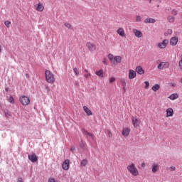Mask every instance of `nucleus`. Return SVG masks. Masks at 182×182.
Instances as JSON below:
<instances>
[{"instance_id": "42", "label": "nucleus", "mask_w": 182, "mask_h": 182, "mask_svg": "<svg viewBox=\"0 0 182 182\" xmlns=\"http://www.w3.org/2000/svg\"><path fill=\"white\" fill-rule=\"evenodd\" d=\"M170 170H171V171H176L175 166H171V167L170 168Z\"/></svg>"}, {"instance_id": "15", "label": "nucleus", "mask_w": 182, "mask_h": 182, "mask_svg": "<svg viewBox=\"0 0 182 182\" xmlns=\"http://www.w3.org/2000/svg\"><path fill=\"white\" fill-rule=\"evenodd\" d=\"M62 167H63V170H69V167H70V161H69V159H66L63 163Z\"/></svg>"}, {"instance_id": "44", "label": "nucleus", "mask_w": 182, "mask_h": 182, "mask_svg": "<svg viewBox=\"0 0 182 182\" xmlns=\"http://www.w3.org/2000/svg\"><path fill=\"white\" fill-rule=\"evenodd\" d=\"M102 63H104V65H107V62L106 61V59L103 60Z\"/></svg>"}, {"instance_id": "20", "label": "nucleus", "mask_w": 182, "mask_h": 182, "mask_svg": "<svg viewBox=\"0 0 182 182\" xmlns=\"http://www.w3.org/2000/svg\"><path fill=\"white\" fill-rule=\"evenodd\" d=\"M95 75L98 76V77H105V72L103 71V70L96 71Z\"/></svg>"}, {"instance_id": "31", "label": "nucleus", "mask_w": 182, "mask_h": 182, "mask_svg": "<svg viewBox=\"0 0 182 182\" xmlns=\"http://www.w3.org/2000/svg\"><path fill=\"white\" fill-rule=\"evenodd\" d=\"M4 25L7 27V28H11V22L9 21H6L4 22Z\"/></svg>"}, {"instance_id": "8", "label": "nucleus", "mask_w": 182, "mask_h": 182, "mask_svg": "<svg viewBox=\"0 0 182 182\" xmlns=\"http://www.w3.org/2000/svg\"><path fill=\"white\" fill-rule=\"evenodd\" d=\"M168 66H170V64L168 63V62H161L159 64L158 69L159 70L167 69L168 68Z\"/></svg>"}, {"instance_id": "16", "label": "nucleus", "mask_w": 182, "mask_h": 182, "mask_svg": "<svg viewBox=\"0 0 182 182\" xmlns=\"http://www.w3.org/2000/svg\"><path fill=\"white\" fill-rule=\"evenodd\" d=\"M136 76V71H134V70H129V73H128L129 79H134Z\"/></svg>"}, {"instance_id": "24", "label": "nucleus", "mask_w": 182, "mask_h": 182, "mask_svg": "<svg viewBox=\"0 0 182 182\" xmlns=\"http://www.w3.org/2000/svg\"><path fill=\"white\" fill-rule=\"evenodd\" d=\"M159 89H160V85H159V84H155L151 87V90L154 92H157V90H159Z\"/></svg>"}, {"instance_id": "45", "label": "nucleus", "mask_w": 182, "mask_h": 182, "mask_svg": "<svg viewBox=\"0 0 182 182\" xmlns=\"http://www.w3.org/2000/svg\"><path fill=\"white\" fill-rule=\"evenodd\" d=\"M75 150H76V149L75 148V146H72V147L70 148V151H75Z\"/></svg>"}, {"instance_id": "30", "label": "nucleus", "mask_w": 182, "mask_h": 182, "mask_svg": "<svg viewBox=\"0 0 182 182\" xmlns=\"http://www.w3.org/2000/svg\"><path fill=\"white\" fill-rule=\"evenodd\" d=\"M85 134H87V136H89L90 137H92V139H95V135H93V134L88 132L87 131H85Z\"/></svg>"}, {"instance_id": "53", "label": "nucleus", "mask_w": 182, "mask_h": 182, "mask_svg": "<svg viewBox=\"0 0 182 182\" xmlns=\"http://www.w3.org/2000/svg\"><path fill=\"white\" fill-rule=\"evenodd\" d=\"M181 83H182V77H181Z\"/></svg>"}, {"instance_id": "18", "label": "nucleus", "mask_w": 182, "mask_h": 182, "mask_svg": "<svg viewBox=\"0 0 182 182\" xmlns=\"http://www.w3.org/2000/svg\"><path fill=\"white\" fill-rule=\"evenodd\" d=\"M122 134L124 137H127L130 134V128H124Z\"/></svg>"}, {"instance_id": "49", "label": "nucleus", "mask_w": 182, "mask_h": 182, "mask_svg": "<svg viewBox=\"0 0 182 182\" xmlns=\"http://www.w3.org/2000/svg\"><path fill=\"white\" fill-rule=\"evenodd\" d=\"M85 146V144H83V143L80 144V147H83Z\"/></svg>"}, {"instance_id": "27", "label": "nucleus", "mask_w": 182, "mask_h": 182, "mask_svg": "<svg viewBox=\"0 0 182 182\" xmlns=\"http://www.w3.org/2000/svg\"><path fill=\"white\" fill-rule=\"evenodd\" d=\"M9 103H11V105H14V103H15V100L14 99V97H12V95H11L9 98Z\"/></svg>"}, {"instance_id": "40", "label": "nucleus", "mask_w": 182, "mask_h": 182, "mask_svg": "<svg viewBox=\"0 0 182 182\" xmlns=\"http://www.w3.org/2000/svg\"><path fill=\"white\" fill-rule=\"evenodd\" d=\"M107 134H108L109 137H112V136H113V134H112V132H110V130H107Z\"/></svg>"}, {"instance_id": "12", "label": "nucleus", "mask_w": 182, "mask_h": 182, "mask_svg": "<svg viewBox=\"0 0 182 182\" xmlns=\"http://www.w3.org/2000/svg\"><path fill=\"white\" fill-rule=\"evenodd\" d=\"M178 42V37H172L170 40V45L171 46H176Z\"/></svg>"}, {"instance_id": "25", "label": "nucleus", "mask_w": 182, "mask_h": 182, "mask_svg": "<svg viewBox=\"0 0 182 182\" xmlns=\"http://www.w3.org/2000/svg\"><path fill=\"white\" fill-rule=\"evenodd\" d=\"M168 22H170V23H173V22H174L175 21L174 16H168Z\"/></svg>"}, {"instance_id": "11", "label": "nucleus", "mask_w": 182, "mask_h": 182, "mask_svg": "<svg viewBox=\"0 0 182 182\" xmlns=\"http://www.w3.org/2000/svg\"><path fill=\"white\" fill-rule=\"evenodd\" d=\"M133 33H134L136 38H143V33L136 28L133 29Z\"/></svg>"}, {"instance_id": "17", "label": "nucleus", "mask_w": 182, "mask_h": 182, "mask_svg": "<svg viewBox=\"0 0 182 182\" xmlns=\"http://www.w3.org/2000/svg\"><path fill=\"white\" fill-rule=\"evenodd\" d=\"M84 112L86 113L87 116H92L93 113L92 112V110L89 109L87 106H83L82 107Z\"/></svg>"}, {"instance_id": "33", "label": "nucleus", "mask_w": 182, "mask_h": 182, "mask_svg": "<svg viewBox=\"0 0 182 182\" xmlns=\"http://www.w3.org/2000/svg\"><path fill=\"white\" fill-rule=\"evenodd\" d=\"M4 114H5L6 117H11V112L5 111Z\"/></svg>"}, {"instance_id": "10", "label": "nucleus", "mask_w": 182, "mask_h": 182, "mask_svg": "<svg viewBox=\"0 0 182 182\" xmlns=\"http://www.w3.org/2000/svg\"><path fill=\"white\" fill-rule=\"evenodd\" d=\"M166 117H173L174 115V109L173 108H168L166 110Z\"/></svg>"}, {"instance_id": "41", "label": "nucleus", "mask_w": 182, "mask_h": 182, "mask_svg": "<svg viewBox=\"0 0 182 182\" xmlns=\"http://www.w3.org/2000/svg\"><path fill=\"white\" fill-rule=\"evenodd\" d=\"M167 32L168 35H171L173 33V30L168 29Z\"/></svg>"}, {"instance_id": "4", "label": "nucleus", "mask_w": 182, "mask_h": 182, "mask_svg": "<svg viewBox=\"0 0 182 182\" xmlns=\"http://www.w3.org/2000/svg\"><path fill=\"white\" fill-rule=\"evenodd\" d=\"M19 101L21 102V105H23V106H28V105L31 103V100H29V97L25 95L21 96L19 97Z\"/></svg>"}, {"instance_id": "26", "label": "nucleus", "mask_w": 182, "mask_h": 182, "mask_svg": "<svg viewBox=\"0 0 182 182\" xmlns=\"http://www.w3.org/2000/svg\"><path fill=\"white\" fill-rule=\"evenodd\" d=\"M87 164V161L86 159H83L80 163V166H82V167H85V166H86Z\"/></svg>"}, {"instance_id": "43", "label": "nucleus", "mask_w": 182, "mask_h": 182, "mask_svg": "<svg viewBox=\"0 0 182 182\" xmlns=\"http://www.w3.org/2000/svg\"><path fill=\"white\" fill-rule=\"evenodd\" d=\"M17 182H23L22 178H18Z\"/></svg>"}, {"instance_id": "52", "label": "nucleus", "mask_w": 182, "mask_h": 182, "mask_svg": "<svg viewBox=\"0 0 182 182\" xmlns=\"http://www.w3.org/2000/svg\"><path fill=\"white\" fill-rule=\"evenodd\" d=\"M1 46H0V52H1L2 49H1Z\"/></svg>"}, {"instance_id": "50", "label": "nucleus", "mask_w": 182, "mask_h": 182, "mask_svg": "<svg viewBox=\"0 0 182 182\" xmlns=\"http://www.w3.org/2000/svg\"><path fill=\"white\" fill-rule=\"evenodd\" d=\"M6 92H9V88L6 87Z\"/></svg>"}, {"instance_id": "9", "label": "nucleus", "mask_w": 182, "mask_h": 182, "mask_svg": "<svg viewBox=\"0 0 182 182\" xmlns=\"http://www.w3.org/2000/svg\"><path fill=\"white\" fill-rule=\"evenodd\" d=\"M34 6L38 12H43V10L45 9V6H43V4L41 2L38 3Z\"/></svg>"}, {"instance_id": "38", "label": "nucleus", "mask_w": 182, "mask_h": 182, "mask_svg": "<svg viewBox=\"0 0 182 182\" xmlns=\"http://www.w3.org/2000/svg\"><path fill=\"white\" fill-rule=\"evenodd\" d=\"M120 83H122L123 86H126V80L124 79H122Z\"/></svg>"}, {"instance_id": "34", "label": "nucleus", "mask_w": 182, "mask_h": 182, "mask_svg": "<svg viewBox=\"0 0 182 182\" xmlns=\"http://www.w3.org/2000/svg\"><path fill=\"white\" fill-rule=\"evenodd\" d=\"M144 84H145L144 88L145 89H149V87L150 86V83L149 82V81H145Z\"/></svg>"}, {"instance_id": "14", "label": "nucleus", "mask_w": 182, "mask_h": 182, "mask_svg": "<svg viewBox=\"0 0 182 182\" xmlns=\"http://www.w3.org/2000/svg\"><path fill=\"white\" fill-rule=\"evenodd\" d=\"M28 159L32 162V163H36L38 161V156L36 154H33L31 155H28Z\"/></svg>"}, {"instance_id": "1", "label": "nucleus", "mask_w": 182, "mask_h": 182, "mask_svg": "<svg viewBox=\"0 0 182 182\" xmlns=\"http://www.w3.org/2000/svg\"><path fill=\"white\" fill-rule=\"evenodd\" d=\"M46 80L48 83H55V75L49 70H46L45 72Z\"/></svg>"}, {"instance_id": "22", "label": "nucleus", "mask_w": 182, "mask_h": 182, "mask_svg": "<svg viewBox=\"0 0 182 182\" xmlns=\"http://www.w3.org/2000/svg\"><path fill=\"white\" fill-rule=\"evenodd\" d=\"M144 23H156V19L151 18H146V19L144 20Z\"/></svg>"}, {"instance_id": "2", "label": "nucleus", "mask_w": 182, "mask_h": 182, "mask_svg": "<svg viewBox=\"0 0 182 182\" xmlns=\"http://www.w3.org/2000/svg\"><path fill=\"white\" fill-rule=\"evenodd\" d=\"M129 173L132 174V176H134V177L137 176L139 174V169L136 167V165L134 164H131L127 167Z\"/></svg>"}, {"instance_id": "29", "label": "nucleus", "mask_w": 182, "mask_h": 182, "mask_svg": "<svg viewBox=\"0 0 182 182\" xmlns=\"http://www.w3.org/2000/svg\"><path fill=\"white\" fill-rule=\"evenodd\" d=\"M109 82L110 84L114 83V82H116V78L114 77H111L109 79Z\"/></svg>"}, {"instance_id": "36", "label": "nucleus", "mask_w": 182, "mask_h": 182, "mask_svg": "<svg viewBox=\"0 0 182 182\" xmlns=\"http://www.w3.org/2000/svg\"><path fill=\"white\" fill-rule=\"evenodd\" d=\"M90 76H92V74L87 73V74H85L84 75V77H85V79H89V77H90Z\"/></svg>"}, {"instance_id": "51", "label": "nucleus", "mask_w": 182, "mask_h": 182, "mask_svg": "<svg viewBox=\"0 0 182 182\" xmlns=\"http://www.w3.org/2000/svg\"><path fill=\"white\" fill-rule=\"evenodd\" d=\"M85 73H89V70H85Z\"/></svg>"}, {"instance_id": "32", "label": "nucleus", "mask_w": 182, "mask_h": 182, "mask_svg": "<svg viewBox=\"0 0 182 182\" xmlns=\"http://www.w3.org/2000/svg\"><path fill=\"white\" fill-rule=\"evenodd\" d=\"M65 26L66 28H68V29H72V24L69 23H64Z\"/></svg>"}, {"instance_id": "48", "label": "nucleus", "mask_w": 182, "mask_h": 182, "mask_svg": "<svg viewBox=\"0 0 182 182\" xmlns=\"http://www.w3.org/2000/svg\"><path fill=\"white\" fill-rule=\"evenodd\" d=\"M144 166H146V164L142 163V164H141V167H144Z\"/></svg>"}, {"instance_id": "35", "label": "nucleus", "mask_w": 182, "mask_h": 182, "mask_svg": "<svg viewBox=\"0 0 182 182\" xmlns=\"http://www.w3.org/2000/svg\"><path fill=\"white\" fill-rule=\"evenodd\" d=\"M171 14H172V15H174L176 16L177 15V14H178V11L176 9H173L171 11Z\"/></svg>"}, {"instance_id": "6", "label": "nucleus", "mask_w": 182, "mask_h": 182, "mask_svg": "<svg viewBox=\"0 0 182 182\" xmlns=\"http://www.w3.org/2000/svg\"><path fill=\"white\" fill-rule=\"evenodd\" d=\"M167 45H168V40L165 39L157 44V48H159V49H165V48H167Z\"/></svg>"}, {"instance_id": "39", "label": "nucleus", "mask_w": 182, "mask_h": 182, "mask_svg": "<svg viewBox=\"0 0 182 182\" xmlns=\"http://www.w3.org/2000/svg\"><path fill=\"white\" fill-rule=\"evenodd\" d=\"M48 182H56V180H55V178H50Z\"/></svg>"}, {"instance_id": "47", "label": "nucleus", "mask_w": 182, "mask_h": 182, "mask_svg": "<svg viewBox=\"0 0 182 182\" xmlns=\"http://www.w3.org/2000/svg\"><path fill=\"white\" fill-rule=\"evenodd\" d=\"M123 90L124 92H126V86H123Z\"/></svg>"}, {"instance_id": "28", "label": "nucleus", "mask_w": 182, "mask_h": 182, "mask_svg": "<svg viewBox=\"0 0 182 182\" xmlns=\"http://www.w3.org/2000/svg\"><path fill=\"white\" fill-rule=\"evenodd\" d=\"M73 72L75 76H79V70L77 68H73Z\"/></svg>"}, {"instance_id": "7", "label": "nucleus", "mask_w": 182, "mask_h": 182, "mask_svg": "<svg viewBox=\"0 0 182 182\" xmlns=\"http://www.w3.org/2000/svg\"><path fill=\"white\" fill-rule=\"evenodd\" d=\"M132 120L134 127L137 128L139 126H140V119H139L137 117H132Z\"/></svg>"}, {"instance_id": "13", "label": "nucleus", "mask_w": 182, "mask_h": 182, "mask_svg": "<svg viewBox=\"0 0 182 182\" xmlns=\"http://www.w3.org/2000/svg\"><path fill=\"white\" fill-rule=\"evenodd\" d=\"M118 35H119V36H122V38H124V36H126V33L124 32V28H123L122 27H120L117 29V31Z\"/></svg>"}, {"instance_id": "21", "label": "nucleus", "mask_w": 182, "mask_h": 182, "mask_svg": "<svg viewBox=\"0 0 182 182\" xmlns=\"http://www.w3.org/2000/svg\"><path fill=\"white\" fill-rule=\"evenodd\" d=\"M168 99H170V100H176V99H178V94L173 93L168 97Z\"/></svg>"}, {"instance_id": "19", "label": "nucleus", "mask_w": 182, "mask_h": 182, "mask_svg": "<svg viewBox=\"0 0 182 182\" xmlns=\"http://www.w3.org/2000/svg\"><path fill=\"white\" fill-rule=\"evenodd\" d=\"M135 70L136 73H138V75H144V70H143V68H141V66H137Z\"/></svg>"}, {"instance_id": "46", "label": "nucleus", "mask_w": 182, "mask_h": 182, "mask_svg": "<svg viewBox=\"0 0 182 182\" xmlns=\"http://www.w3.org/2000/svg\"><path fill=\"white\" fill-rule=\"evenodd\" d=\"M164 36H168V32L164 33Z\"/></svg>"}, {"instance_id": "37", "label": "nucleus", "mask_w": 182, "mask_h": 182, "mask_svg": "<svg viewBox=\"0 0 182 182\" xmlns=\"http://www.w3.org/2000/svg\"><path fill=\"white\" fill-rule=\"evenodd\" d=\"M136 22H141V16H136Z\"/></svg>"}, {"instance_id": "3", "label": "nucleus", "mask_w": 182, "mask_h": 182, "mask_svg": "<svg viewBox=\"0 0 182 182\" xmlns=\"http://www.w3.org/2000/svg\"><path fill=\"white\" fill-rule=\"evenodd\" d=\"M108 59L110 60L111 63H113L114 60L116 63H122V56L120 55H113V54L108 55Z\"/></svg>"}, {"instance_id": "5", "label": "nucleus", "mask_w": 182, "mask_h": 182, "mask_svg": "<svg viewBox=\"0 0 182 182\" xmlns=\"http://www.w3.org/2000/svg\"><path fill=\"white\" fill-rule=\"evenodd\" d=\"M86 48H87L90 52H95L96 50V44L95 43L87 42L86 43Z\"/></svg>"}, {"instance_id": "23", "label": "nucleus", "mask_w": 182, "mask_h": 182, "mask_svg": "<svg viewBox=\"0 0 182 182\" xmlns=\"http://www.w3.org/2000/svg\"><path fill=\"white\" fill-rule=\"evenodd\" d=\"M157 170H159V164H152V173H156Z\"/></svg>"}]
</instances>
